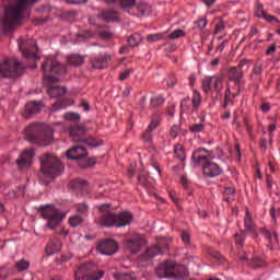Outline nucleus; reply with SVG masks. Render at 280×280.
I'll return each instance as SVG.
<instances>
[{
  "mask_svg": "<svg viewBox=\"0 0 280 280\" xmlns=\"http://www.w3.org/2000/svg\"><path fill=\"white\" fill-rule=\"evenodd\" d=\"M16 3L11 4L4 10V18L2 20L3 32H12L14 25H19L23 19V12L27 10L36 0H14Z\"/></svg>",
  "mask_w": 280,
  "mask_h": 280,
  "instance_id": "obj_1",
  "label": "nucleus"
},
{
  "mask_svg": "<svg viewBox=\"0 0 280 280\" xmlns=\"http://www.w3.org/2000/svg\"><path fill=\"white\" fill-rule=\"evenodd\" d=\"M213 159V152L207 149H198L192 153V161L198 165H203V174L210 178H215L222 174V167L214 163Z\"/></svg>",
  "mask_w": 280,
  "mask_h": 280,
  "instance_id": "obj_2",
  "label": "nucleus"
},
{
  "mask_svg": "<svg viewBox=\"0 0 280 280\" xmlns=\"http://www.w3.org/2000/svg\"><path fill=\"white\" fill-rule=\"evenodd\" d=\"M100 211L103 213L101 217V224L103 226H128L132 222V213L125 211L119 214L110 211V205L104 203L100 206Z\"/></svg>",
  "mask_w": 280,
  "mask_h": 280,
  "instance_id": "obj_3",
  "label": "nucleus"
},
{
  "mask_svg": "<svg viewBox=\"0 0 280 280\" xmlns=\"http://www.w3.org/2000/svg\"><path fill=\"white\" fill-rule=\"evenodd\" d=\"M156 276L159 279H185L189 277V270L185 265H177L174 261L162 262L155 269Z\"/></svg>",
  "mask_w": 280,
  "mask_h": 280,
  "instance_id": "obj_4",
  "label": "nucleus"
},
{
  "mask_svg": "<svg viewBox=\"0 0 280 280\" xmlns=\"http://www.w3.org/2000/svg\"><path fill=\"white\" fill-rule=\"evenodd\" d=\"M40 170L48 178H56L65 172V165L60 163V160L52 154L46 153L40 159Z\"/></svg>",
  "mask_w": 280,
  "mask_h": 280,
  "instance_id": "obj_5",
  "label": "nucleus"
},
{
  "mask_svg": "<svg viewBox=\"0 0 280 280\" xmlns=\"http://www.w3.org/2000/svg\"><path fill=\"white\" fill-rule=\"evenodd\" d=\"M19 75H23V63L16 58H8L0 62V78L14 79Z\"/></svg>",
  "mask_w": 280,
  "mask_h": 280,
  "instance_id": "obj_6",
  "label": "nucleus"
},
{
  "mask_svg": "<svg viewBox=\"0 0 280 280\" xmlns=\"http://www.w3.org/2000/svg\"><path fill=\"white\" fill-rule=\"evenodd\" d=\"M39 211L45 220H48V226L51 230L58 229V226H60V222L66 218L65 212L58 211L54 206H42Z\"/></svg>",
  "mask_w": 280,
  "mask_h": 280,
  "instance_id": "obj_7",
  "label": "nucleus"
},
{
  "mask_svg": "<svg viewBox=\"0 0 280 280\" xmlns=\"http://www.w3.org/2000/svg\"><path fill=\"white\" fill-rule=\"evenodd\" d=\"M244 226L245 231L241 230L234 236L235 244H237V246H244L246 233H249L253 237H257V225L255 224V220H253V215H250V212H248V210H246L245 213Z\"/></svg>",
  "mask_w": 280,
  "mask_h": 280,
  "instance_id": "obj_8",
  "label": "nucleus"
},
{
  "mask_svg": "<svg viewBox=\"0 0 280 280\" xmlns=\"http://www.w3.org/2000/svg\"><path fill=\"white\" fill-rule=\"evenodd\" d=\"M104 277V271H98L95 276V266L91 262L81 265L74 272L75 280H100Z\"/></svg>",
  "mask_w": 280,
  "mask_h": 280,
  "instance_id": "obj_9",
  "label": "nucleus"
},
{
  "mask_svg": "<svg viewBox=\"0 0 280 280\" xmlns=\"http://www.w3.org/2000/svg\"><path fill=\"white\" fill-rule=\"evenodd\" d=\"M122 244L129 253L137 255V253H140L141 248L145 246V237L138 233L128 234L122 241Z\"/></svg>",
  "mask_w": 280,
  "mask_h": 280,
  "instance_id": "obj_10",
  "label": "nucleus"
},
{
  "mask_svg": "<svg viewBox=\"0 0 280 280\" xmlns=\"http://www.w3.org/2000/svg\"><path fill=\"white\" fill-rule=\"evenodd\" d=\"M86 132V128L82 126H73L70 128V137L73 138L75 143L90 145L91 148L100 147V142L93 137L84 138L82 135Z\"/></svg>",
  "mask_w": 280,
  "mask_h": 280,
  "instance_id": "obj_11",
  "label": "nucleus"
},
{
  "mask_svg": "<svg viewBox=\"0 0 280 280\" xmlns=\"http://www.w3.org/2000/svg\"><path fill=\"white\" fill-rule=\"evenodd\" d=\"M37 128V145H42L46 148V145L51 144V141H54V128L51 126H48L46 124H36Z\"/></svg>",
  "mask_w": 280,
  "mask_h": 280,
  "instance_id": "obj_12",
  "label": "nucleus"
},
{
  "mask_svg": "<svg viewBox=\"0 0 280 280\" xmlns=\"http://www.w3.org/2000/svg\"><path fill=\"white\" fill-rule=\"evenodd\" d=\"M170 244H172V241L168 238L158 240L156 245H152L144 252L142 259H152L156 257V255H163V253L170 248Z\"/></svg>",
  "mask_w": 280,
  "mask_h": 280,
  "instance_id": "obj_13",
  "label": "nucleus"
},
{
  "mask_svg": "<svg viewBox=\"0 0 280 280\" xmlns=\"http://www.w3.org/2000/svg\"><path fill=\"white\" fill-rule=\"evenodd\" d=\"M34 156H36V149L32 148L24 150L16 160L19 170H28V167H32Z\"/></svg>",
  "mask_w": 280,
  "mask_h": 280,
  "instance_id": "obj_14",
  "label": "nucleus"
},
{
  "mask_svg": "<svg viewBox=\"0 0 280 280\" xmlns=\"http://www.w3.org/2000/svg\"><path fill=\"white\" fill-rule=\"evenodd\" d=\"M42 69L44 72H47V69L55 75H62L67 72V67L62 63H59L56 58L47 59L43 65Z\"/></svg>",
  "mask_w": 280,
  "mask_h": 280,
  "instance_id": "obj_15",
  "label": "nucleus"
},
{
  "mask_svg": "<svg viewBox=\"0 0 280 280\" xmlns=\"http://www.w3.org/2000/svg\"><path fill=\"white\" fill-rule=\"evenodd\" d=\"M89 152L83 144H77L70 150L67 151L66 156L67 159H71L72 161H84Z\"/></svg>",
  "mask_w": 280,
  "mask_h": 280,
  "instance_id": "obj_16",
  "label": "nucleus"
},
{
  "mask_svg": "<svg viewBox=\"0 0 280 280\" xmlns=\"http://www.w3.org/2000/svg\"><path fill=\"white\" fill-rule=\"evenodd\" d=\"M118 248L119 245L114 240H105L97 245V250L101 255H115Z\"/></svg>",
  "mask_w": 280,
  "mask_h": 280,
  "instance_id": "obj_17",
  "label": "nucleus"
},
{
  "mask_svg": "<svg viewBox=\"0 0 280 280\" xmlns=\"http://www.w3.org/2000/svg\"><path fill=\"white\" fill-rule=\"evenodd\" d=\"M110 55H101L92 61L93 69H105L110 62Z\"/></svg>",
  "mask_w": 280,
  "mask_h": 280,
  "instance_id": "obj_18",
  "label": "nucleus"
},
{
  "mask_svg": "<svg viewBox=\"0 0 280 280\" xmlns=\"http://www.w3.org/2000/svg\"><path fill=\"white\" fill-rule=\"evenodd\" d=\"M98 16L103 21H107V23H117L119 21V14L113 9L104 10Z\"/></svg>",
  "mask_w": 280,
  "mask_h": 280,
  "instance_id": "obj_19",
  "label": "nucleus"
},
{
  "mask_svg": "<svg viewBox=\"0 0 280 280\" xmlns=\"http://www.w3.org/2000/svg\"><path fill=\"white\" fill-rule=\"evenodd\" d=\"M62 248V243L59 238L54 237L49 241V243L46 246V253L48 255H54L56 253H59V250Z\"/></svg>",
  "mask_w": 280,
  "mask_h": 280,
  "instance_id": "obj_20",
  "label": "nucleus"
},
{
  "mask_svg": "<svg viewBox=\"0 0 280 280\" xmlns=\"http://www.w3.org/2000/svg\"><path fill=\"white\" fill-rule=\"evenodd\" d=\"M25 140L28 143H36V122H32L25 128Z\"/></svg>",
  "mask_w": 280,
  "mask_h": 280,
  "instance_id": "obj_21",
  "label": "nucleus"
},
{
  "mask_svg": "<svg viewBox=\"0 0 280 280\" xmlns=\"http://www.w3.org/2000/svg\"><path fill=\"white\" fill-rule=\"evenodd\" d=\"M212 91L217 93V97H222V91L224 90V79L222 77H213Z\"/></svg>",
  "mask_w": 280,
  "mask_h": 280,
  "instance_id": "obj_22",
  "label": "nucleus"
},
{
  "mask_svg": "<svg viewBox=\"0 0 280 280\" xmlns=\"http://www.w3.org/2000/svg\"><path fill=\"white\" fill-rule=\"evenodd\" d=\"M67 93V89L65 86L50 85L48 89V95L50 97L60 98Z\"/></svg>",
  "mask_w": 280,
  "mask_h": 280,
  "instance_id": "obj_23",
  "label": "nucleus"
},
{
  "mask_svg": "<svg viewBox=\"0 0 280 280\" xmlns=\"http://www.w3.org/2000/svg\"><path fill=\"white\" fill-rule=\"evenodd\" d=\"M72 185L77 191H81L82 196L89 194V183L86 180L75 179Z\"/></svg>",
  "mask_w": 280,
  "mask_h": 280,
  "instance_id": "obj_24",
  "label": "nucleus"
},
{
  "mask_svg": "<svg viewBox=\"0 0 280 280\" xmlns=\"http://www.w3.org/2000/svg\"><path fill=\"white\" fill-rule=\"evenodd\" d=\"M36 113V101L28 102L25 105L23 117L24 119H30Z\"/></svg>",
  "mask_w": 280,
  "mask_h": 280,
  "instance_id": "obj_25",
  "label": "nucleus"
},
{
  "mask_svg": "<svg viewBox=\"0 0 280 280\" xmlns=\"http://www.w3.org/2000/svg\"><path fill=\"white\" fill-rule=\"evenodd\" d=\"M84 62V57L80 55H70L67 58V66L68 67H80Z\"/></svg>",
  "mask_w": 280,
  "mask_h": 280,
  "instance_id": "obj_26",
  "label": "nucleus"
},
{
  "mask_svg": "<svg viewBox=\"0 0 280 280\" xmlns=\"http://www.w3.org/2000/svg\"><path fill=\"white\" fill-rule=\"evenodd\" d=\"M191 104L192 110H198V108H200V104H202V95H200V92L197 90L192 92Z\"/></svg>",
  "mask_w": 280,
  "mask_h": 280,
  "instance_id": "obj_27",
  "label": "nucleus"
},
{
  "mask_svg": "<svg viewBox=\"0 0 280 280\" xmlns=\"http://www.w3.org/2000/svg\"><path fill=\"white\" fill-rule=\"evenodd\" d=\"M22 54L24 58H26L27 60H32L33 67L36 68V51L31 50L30 48H24L22 49Z\"/></svg>",
  "mask_w": 280,
  "mask_h": 280,
  "instance_id": "obj_28",
  "label": "nucleus"
},
{
  "mask_svg": "<svg viewBox=\"0 0 280 280\" xmlns=\"http://www.w3.org/2000/svg\"><path fill=\"white\" fill-rule=\"evenodd\" d=\"M30 268V261H27L25 258H22L15 262V270L19 272H25Z\"/></svg>",
  "mask_w": 280,
  "mask_h": 280,
  "instance_id": "obj_29",
  "label": "nucleus"
},
{
  "mask_svg": "<svg viewBox=\"0 0 280 280\" xmlns=\"http://www.w3.org/2000/svg\"><path fill=\"white\" fill-rule=\"evenodd\" d=\"M113 278L115 280H137V276L135 273H114Z\"/></svg>",
  "mask_w": 280,
  "mask_h": 280,
  "instance_id": "obj_30",
  "label": "nucleus"
},
{
  "mask_svg": "<svg viewBox=\"0 0 280 280\" xmlns=\"http://www.w3.org/2000/svg\"><path fill=\"white\" fill-rule=\"evenodd\" d=\"M213 84V77H208L202 81V91L206 94H209L211 91V85Z\"/></svg>",
  "mask_w": 280,
  "mask_h": 280,
  "instance_id": "obj_31",
  "label": "nucleus"
},
{
  "mask_svg": "<svg viewBox=\"0 0 280 280\" xmlns=\"http://www.w3.org/2000/svg\"><path fill=\"white\" fill-rule=\"evenodd\" d=\"M141 43V35L136 33L128 38L130 47H137Z\"/></svg>",
  "mask_w": 280,
  "mask_h": 280,
  "instance_id": "obj_32",
  "label": "nucleus"
},
{
  "mask_svg": "<svg viewBox=\"0 0 280 280\" xmlns=\"http://www.w3.org/2000/svg\"><path fill=\"white\" fill-rule=\"evenodd\" d=\"M175 156L179 159V161H184L186 159L185 149L182 144L175 145Z\"/></svg>",
  "mask_w": 280,
  "mask_h": 280,
  "instance_id": "obj_33",
  "label": "nucleus"
},
{
  "mask_svg": "<svg viewBox=\"0 0 280 280\" xmlns=\"http://www.w3.org/2000/svg\"><path fill=\"white\" fill-rule=\"evenodd\" d=\"M65 119L67 121H80L81 116L78 113L68 112V113L65 114Z\"/></svg>",
  "mask_w": 280,
  "mask_h": 280,
  "instance_id": "obj_34",
  "label": "nucleus"
},
{
  "mask_svg": "<svg viewBox=\"0 0 280 280\" xmlns=\"http://www.w3.org/2000/svg\"><path fill=\"white\" fill-rule=\"evenodd\" d=\"M70 222V226H80V224H82V222H84V218H82L81 215H73L70 218L69 220Z\"/></svg>",
  "mask_w": 280,
  "mask_h": 280,
  "instance_id": "obj_35",
  "label": "nucleus"
},
{
  "mask_svg": "<svg viewBox=\"0 0 280 280\" xmlns=\"http://www.w3.org/2000/svg\"><path fill=\"white\" fill-rule=\"evenodd\" d=\"M86 38H93V32L85 31L83 34L77 35L75 43H82V40H86Z\"/></svg>",
  "mask_w": 280,
  "mask_h": 280,
  "instance_id": "obj_36",
  "label": "nucleus"
},
{
  "mask_svg": "<svg viewBox=\"0 0 280 280\" xmlns=\"http://www.w3.org/2000/svg\"><path fill=\"white\" fill-rule=\"evenodd\" d=\"M260 235H262V237H265V240H268L269 242H272V240H277V234H272L266 229L260 230Z\"/></svg>",
  "mask_w": 280,
  "mask_h": 280,
  "instance_id": "obj_37",
  "label": "nucleus"
},
{
  "mask_svg": "<svg viewBox=\"0 0 280 280\" xmlns=\"http://www.w3.org/2000/svg\"><path fill=\"white\" fill-rule=\"evenodd\" d=\"M190 98L186 97L180 102V108H182V113H189L191 106H190Z\"/></svg>",
  "mask_w": 280,
  "mask_h": 280,
  "instance_id": "obj_38",
  "label": "nucleus"
},
{
  "mask_svg": "<svg viewBox=\"0 0 280 280\" xmlns=\"http://www.w3.org/2000/svg\"><path fill=\"white\" fill-rule=\"evenodd\" d=\"M183 36H185V31L177 28L168 35V38L176 40V38H183Z\"/></svg>",
  "mask_w": 280,
  "mask_h": 280,
  "instance_id": "obj_39",
  "label": "nucleus"
},
{
  "mask_svg": "<svg viewBox=\"0 0 280 280\" xmlns=\"http://www.w3.org/2000/svg\"><path fill=\"white\" fill-rule=\"evenodd\" d=\"M189 130H190V132H194L195 135L198 132H202L205 130V124L199 122V124L191 125L189 127Z\"/></svg>",
  "mask_w": 280,
  "mask_h": 280,
  "instance_id": "obj_40",
  "label": "nucleus"
},
{
  "mask_svg": "<svg viewBox=\"0 0 280 280\" xmlns=\"http://www.w3.org/2000/svg\"><path fill=\"white\" fill-rule=\"evenodd\" d=\"M235 195V188L229 186L225 187L224 191H223V196L225 198V200L229 202V200H231V196Z\"/></svg>",
  "mask_w": 280,
  "mask_h": 280,
  "instance_id": "obj_41",
  "label": "nucleus"
},
{
  "mask_svg": "<svg viewBox=\"0 0 280 280\" xmlns=\"http://www.w3.org/2000/svg\"><path fill=\"white\" fill-rule=\"evenodd\" d=\"M75 209L78 213H82L83 215H86V213H89V205L86 203H79L75 206Z\"/></svg>",
  "mask_w": 280,
  "mask_h": 280,
  "instance_id": "obj_42",
  "label": "nucleus"
},
{
  "mask_svg": "<svg viewBox=\"0 0 280 280\" xmlns=\"http://www.w3.org/2000/svg\"><path fill=\"white\" fill-rule=\"evenodd\" d=\"M67 105H65V103H62V101L59 98L56 101L55 104H52L51 106V110L52 113H56V110H62V108H66Z\"/></svg>",
  "mask_w": 280,
  "mask_h": 280,
  "instance_id": "obj_43",
  "label": "nucleus"
},
{
  "mask_svg": "<svg viewBox=\"0 0 280 280\" xmlns=\"http://www.w3.org/2000/svg\"><path fill=\"white\" fill-rule=\"evenodd\" d=\"M136 10H138L140 14H148L150 7L148 5V3L142 2L138 7H136Z\"/></svg>",
  "mask_w": 280,
  "mask_h": 280,
  "instance_id": "obj_44",
  "label": "nucleus"
},
{
  "mask_svg": "<svg viewBox=\"0 0 280 280\" xmlns=\"http://www.w3.org/2000/svg\"><path fill=\"white\" fill-rule=\"evenodd\" d=\"M255 14L258 19H264L267 14V12L264 10V4H258L256 7Z\"/></svg>",
  "mask_w": 280,
  "mask_h": 280,
  "instance_id": "obj_45",
  "label": "nucleus"
},
{
  "mask_svg": "<svg viewBox=\"0 0 280 280\" xmlns=\"http://www.w3.org/2000/svg\"><path fill=\"white\" fill-rule=\"evenodd\" d=\"M130 73H135V69L129 68L127 70H124L122 72H120L119 74V80L124 81V80H128V78H130Z\"/></svg>",
  "mask_w": 280,
  "mask_h": 280,
  "instance_id": "obj_46",
  "label": "nucleus"
},
{
  "mask_svg": "<svg viewBox=\"0 0 280 280\" xmlns=\"http://www.w3.org/2000/svg\"><path fill=\"white\" fill-rule=\"evenodd\" d=\"M165 102V98H163V96H160V95H158V96H153L152 98H151V104L153 105V106H162V104Z\"/></svg>",
  "mask_w": 280,
  "mask_h": 280,
  "instance_id": "obj_47",
  "label": "nucleus"
},
{
  "mask_svg": "<svg viewBox=\"0 0 280 280\" xmlns=\"http://www.w3.org/2000/svg\"><path fill=\"white\" fill-rule=\"evenodd\" d=\"M242 78H244V71L238 70L237 74L233 79V82H234L236 89H240V82H241Z\"/></svg>",
  "mask_w": 280,
  "mask_h": 280,
  "instance_id": "obj_48",
  "label": "nucleus"
},
{
  "mask_svg": "<svg viewBox=\"0 0 280 280\" xmlns=\"http://www.w3.org/2000/svg\"><path fill=\"white\" fill-rule=\"evenodd\" d=\"M237 95H240V88H237V92H234V93L231 92V88H228V89L225 90V95H224V97H226L228 100H229V97H233V100H235Z\"/></svg>",
  "mask_w": 280,
  "mask_h": 280,
  "instance_id": "obj_49",
  "label": "nucleus"
},
{
  "mask_svg": "<svg viewBox=\"0 0 280 280\" xmlns=\"http://www.w3.org/2000/svg\"><path fill=\"white\" fill-rule=\"evenodd\" d=\"M138 180H139L140 185H143V187H148L149 179H148V175L145 173L140 174L138 177Z\"/></svg>",
  "mask_w": 280,
  "mask_h": 280,
  "instance_id": "obj_50",
  "label": "nucleus"
},
{
  "mask_svg": "<svg viewBox=\"0 0 280 280\" xmlns=\"http://www.w3.org/2000/svg\"><path fill=\"white\" fill-rule=\"evenodd\" d=\"M135 0H120V4L122 5V8L132 9L135 8Z\"/></svg>",
  "mask_w": 280,
  "mask_h": 280,
  "instance_id": "obj_51",
  "label": "nucleus"
},
{
  "mask_svg": "<svg viewBox=\"0 0 280 280\" xmlns=\"http://www.w3.org/2000/svg\"><path fill=\"white\" fill-rule=\"evenodd\" d=\"M142 139L145 143H152V132L147 129L142 135Z\"/></svg>",
  "mask_w": 280,
  "mask_h": 280,
  "instance_id": "obj_52",
  "label": "nucleus"
},
{
  "mask_svg": "<svg viewBox=\"0 0 280 280\" xmlns=\"http://www.w3.org/2000/svg\"><path fill=\"white\" fill-rule=\"evenodd\" d=\"M98 35L101 36V38H103V40H109V38L113 37V34L110 32H108L107 30L101 31L98 33Z\"/></svg>",
  "mask_w": 280,
  "mask_h": 280,
  "instance_id": "obj_53",
  "label": "nucleus"
},
{
  "mask_svg": "<svg viewBox=\"0 0 280 280\" xmlns=\"http://www.w3.org/2000/svg\"><path fill=\"white\" fill-rule=\"evenodd\" d=\"M238 72H240V69L235 67L230 68V72H229L230 80L232 81L235 80V75H237Z\"/></svg>",
  "mask_w": 280,
  "mask_h": 280,
  "instance_id": "obj_54",
  "label": "nucleus"
},
{
  "mask_svg": "<svg viewBox=\"0 0 280 280\" xmlns=\"http://www.w3.org/2000/svg\"><path fill=\"white\" fill-rule=\"evenodd\" d=\"M156 128H159V120H152L147 130L152 132L153 130H156Z\"/></svg>",
  "mask_w": 280,
  "mask_h": 280,
  "instance_id": "obj_55",
  "label": "nucleus"
},
{
  "mask_svg": "<svg viewBox=\"0 0 280 280\" xmlns=\"http://www.w3.org/2000/svg\"><path fill=\"white\" fill-rule=\"evenodd\" d=\"M159 38H161L160 34H151L147 36V40L148 43H156V40H159Z\"/></svg>",
  "mask_w": 280,
  "mask_h": 280,
  "instance_id": "obj_56",
  "label": "nucleus"
},
{
  "mask_svg": "<svg viewBox=\"0 0 280 280\" xmlns=\"http://www.w3.org/2000/svg\"><path fill=\"white\" fill-rule=\"evenodd\" d=\"M224 27H225L224 22H220L219 24L215 25L214 34L218 35L221 32H224Z\"/></svg>",
  "mask_w": 280,
  "mask_h": 280,
  "instance_id": "obj_57",
  "label": "nucleus"
},
{
  "mask_svg": "<svg viewBox=\"0 0 280 280\" xmlns=\"http://www.w3.org/2000/svg\"><path fill=\"white\" fill-rule=\"evenodd\" d=\"M262 19H265V21H267V23H272V21H275L277 23L279 21L275 15H270L269 13L265 14V16H262Z\"/></svg>",
  "mask_w": 280,
  "mask_h": 280,
  "instance_id": "obj_58",
  "label": "nucleus"
},
{
  "mask_svg": "<svg viewBox=\"0 0 280 280\" xmlns=\"http://www.w3.org/2000/svg\"><path fill=\"white\" fill-rule=\"evenodd\" d=\"M180 183H182L184 189H187L189 187V179H187V176L183 175L180 177Z\"/></svg>",
  "mask_w": 280,
  "mask_h": 280,
  "instance_id": "obj_59",
  "label": "nucleus"
},
{
  "mask_svg": "<svg viewBox=\"0 0 280 280\" xmlns=\"http://www.w3.org/2000/svg\"><path fill=\"white\" fill-rule=\"evenodd\" d=\"M171 137H173V139H176L178 137V126H173L171 128Z\"/></svg>",
  "mask_w": 280,
  "mask_h": 280,
  "instance_id": "obj_60",
  "label": "nucleus"
},
{
  "mask_svg": "<svg viewBox=\"0 0 280 280\" xmlns=\"http://www.w3.org/2000/svg\"><path fill=\"white\" fill-rule=\"evenodd\" d=\"M207 24H208L207 19H201V20H199V21L197 22V25H198V27H199L200 30H205V27H207Z\"/></svg>",
  "mask_w": 280,
  "mask_h": 280,
  "instance_id": "obj_61",
  "label": "nucleus"
},
{
  "mask_svg": "<svg viewBox=\"0 0 280 280\" xmlns=\"http://www.w3.org/2000/svg\"><path fill=\"white\" fill-rule=\"evenodd\" d=\"M167 86L174 88L176 86V77H171L167 81H166Z\"/></svg>",
  "mask_w": 280,
  "mask_h": 280,
  "instance_id": "obj_62",
  "label": "nucleus"
},
{
  "mask_svg": "<svg viewBox=\"0 0 280 280\" xmlns=\"http://www.w3.org/2000/svg\"><path fill=\"white\" fill-rule=\"evenodd\" d=\"M180 237H182L184 244H189L190 237H189V235L187 234V232H182Z\"/></svg>",
  "mask_w": 280,
  "mask_h": 280,
  "instance_id": "obj_63",
  "label": "nucleus"
},
{
  "mask_svg": "<svg viewBox=\"0 0 280 280\" xmlns=\"http://www.w3.org/2000/svg\"><path fill=\"white\" fill-rule=\"evenodd\" d=\"M45 78H47L48 82L55 83L58 81V77L54 74H45Z\"/></svg>",
  "mask_w": 280,
  "mask_h": 280,
  "instance_id": "obj_64",
  "label": "nucleus"
}]
</instances>
